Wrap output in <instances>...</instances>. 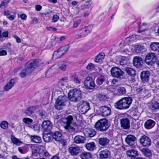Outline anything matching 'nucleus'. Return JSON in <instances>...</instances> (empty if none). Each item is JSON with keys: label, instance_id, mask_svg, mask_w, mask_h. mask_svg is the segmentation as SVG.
I'll return each mask as SVG.
<instances>
[{"label": "nucleus", "instance_id": "nucleus-42", "mask_svg": "<svg viewBox=\"0 0 159 159\" xmlns=\"http://www.w3.org/2000/svg\"><path fill=\"white\" fill-rule=\"evenodd\" d=\"M142 152L146 157H150L152 155V153L151 151L147 148H143L141 150Z\"/></svg>", "mask_w": 159, "mask_h": 159}, {"label": "nucleus", "instance_id": "nucleus-2", "mask_svg": "<svg viewBox=\"0 0 159 159\" xmlns=\"http://www.w3.org/2000/svg\"><path fill=\"white\" fill-rule=\"evenodd\" d=\"M66 66V63L63 61L55 64L48 69L46 74V76L50 77L53 74L59 72L60 70L65 71Z\"/></svg>", "mask_w": 159, "mask_h": 159}, {"label": "nucleus", "instance_id": "nucleus-38", "mask_svg": "<svg viewBox=\"0 0 159 159\" xmlns=\"http://www.w3.org/2000/svg\"><path fill=\"white\" fill-rule=\"evenodd\" d=\"M150 108L152 110L159 109V103L157 102H152L150 104Z\"/></svg>", "mask_w": 159, "mask_h": 159}, {"label": "nucleus", "instance_id": "nucleus-49", "mask_svg": "<svg viewBox=\"0 0 159 159\" xmlns=\"http://www.w3.org/2000/svg\"><path fill=\"white\" fill-rule=\"evenodd\" d=\"M8 123L6 121H2L0 124L1 127L4 129H7L8 128Z\"/></svg>", "mask_w": 159, "mask_h": 159}, {"label": "nucleus", "instance_id": "nucleus-34", "mask_svg": "<svg viewBox=\"0 0 159 159\" xmlns=\"http://www.w3.org/2000/svg\"><path fill=\"white\" fill-rule=\"evenodd\" d=\"M85 87L88 89H92L95 86V84L93 81H91L90 82H86L84 84Z\"/></svg>", "mask_w": 159, "mask_h": 159}, {"label": "nucleus", "instance_id": "nucleus-58", "mask_svg": "<svg viewBox=\"0 0 159 159\" xmlns=\"http://www.w3.org/2000/svg\"><path fill=\"white\" fill-rule=\"evenodd\" d=\"M94 65L92 63H89L87 66V68L88 70H90L93 68L94 67Z\"/></svg>", "mask_w": 159, "mask_h": 159}, {"label": "nucleus", "instance_id": "nucleus-21", "mask_svg": "<svg viewBox=\"0 0 159 159\" xmlns=\"http://www.w3.org/2000/svg\"><path fill=\"white\" fill-rule=\"evenodd\" d=\"M110 155L109 151L107 149H104L99 152V156L100 158L103 159L107 158Z\"/></svg>", "mask_w": 159, "mask_h": 159}, {"label": "nucleus", "instance_id": "nucleus-23", "mask_svg": "<svg viewBox=\"0 0 159 159\" xmlns=\"http://www.w3.org/2000/svg\"><path fill=\"white\" fill-rule=\"evenodd\" d=\"M120 124L121 126L125 129H127L129 127V121L127 118L122 119Z\"/></svg>", "mask_w": 159, "mask_h": 159}, {"label": "nucleus", "instance_id": "nucleus-41", "mask_svg": "<svg viewBox=\"0 0 159 159\" xmlns=\"http://www.w3.org/2000/svg\"><path fill=\"white\" fill-rule=\"evenodd\" d=\"M104 53H100L96 57L95 61L97 62H100L104 58Z\"/></svg>", "mask_w": 159, "mask_h": 159}, {"label": "nucleus", "instance_id": "nucleus-40", "mask_svg": "<svg viewBox=\"0 0 159 159\" xmlns=\"http://www.w3.org/2000/svg\"><path fill=\"white\" fill-rule=\"evenodd\" d=\"M125 70L126 73L130 76H134L136 74L135 70L132 68L129 67H126Z\"/></svg>", "mask_w": 159, "mask_h": 159}, {"label": "nucleus", "instance_id": "nucleus-43", "mask_svg": "<svg viewBox=\"0 0 159 159\" xmlns=\"http://www.w3.org/2000/svg\"><path fill=\"white\" fill-rule=\"evenodd\" d=\"M61 136V134L57 131L55 132L54 134H52L53 138L56 141H60Z\"/></svg>", "mask_w": 159, "mask_h": 159}, {"label": "nucleus", "instance_id": "nucleus-19", "mask_svg": "<svg viewBox=\"0 0 159 159\" xmlns=\"http://www.w3.org/2000/svg\"><path fill=\"white\" fill-rule=\"evenodd\" d=\"M127 156L133 159H134L136 156L138 155L137 150L134 149H131L128 150L126 152Z\"/></svg>", "mask_w": 159, "mask_h": 159}, {"label": "nucleus", "instance_id": "nucleus-50", "mask_svg": "<svg viewBox=\"0 0 159 159\" xmlns=\"http://www.w3.org/2000/svg\"><path fill=\"white\" fill-rule=\"evenodd\" d=\"M23 121L26 124L30 125L32 123L33 120L30 118L25 117L23 119Z\"/></svg>", "mask_w": 159, "mask_h": 159}, {"label": "nucleus", "instance_id": "nucleus-46", "mask_svg": "<svg viewBox=\"0 0 159 159\" xmlns=\"http://www.w3.org/2000/svg\"><path fill=\"white\" fill-rule=\"evenodd\" d=\"M19 152L21 154H24L26 153L28 151V149L26 146L23 147H19L18 148Z\"/></svg>", "mask_w": 159, "mask_h": 159}, {"label": "nucleus", "instance_id": "nucleus-22", "mask_svg": "<svg viewBox=\"0 0 159 159\" xmlns=\"http://www.w3.org/2000/svg\"><path fill=\"white\" fill-rule=\"evenodd\" d=\"M85 140L84 137L79 135L75 136L74 139V142L77 144L83 143Z\"/></svg>", "mask_w": 159, "mask_h": 159}, {"label": "nucleus", "instance_id": "nucleus-17", "mask_svg": "<svg viewBox=\"0 0 159 159\" xmlns=\"http://www.w3.org/2000/svg\"><path fill=\"white\" fill-rule=\"evenodd\" d=\"M133 64L136 67L140 68L143 63L142 59L139 57H135L133 59Z\"/></svg>", "mask_w": 159, "mask_h": 159}, {"label": "nucleus", "instance_id": "nucleus-9", "mask_svg": "<svg viewBox=\"0 0 159 159\" xmlns=\"http://www.w3.org/2000/svg\"><path fill=\"white\" fill-rule=\"evenodd\" d=\"M77 106L80 112L83 114L86 113L90 109L89 103L83 101L80 102Z\"/></svg>", "mask_w": 159, "mask_h": 159}, {"label": "nucleus", "instance_id": "nucleus-15", "mask_svg": "<svg viewBox=\"0 0 159 159\" xmlns=\"http://www.w3.org/2000/svg\"><path fill=\"white\" fill-rule=\"evenodd\" d=\"M126 143L130 146L134 145L136 142V138L134 136L129 135L125 139Z\"/></svg>", "mask_w": 159, "mask_h": 159}, {"label": "nucleus", "instance_id": "nucleus-48", "mask_svg": "<svg viewBox=\"0 0 159 159\" xmlns=\"http://www.w3.org/2000/svg\"><path fill=\"white\" fill-rule=\"evenodd\" d=\"M9 2V0H3L0 5V7L2 9L6 7Z\"/></svg>", "mask_w": 159, "mask_h": 159}, {"label": "nucleus", "instance_id": "nucleus-31", "mask_svg": "<svg viewBox=\"0 0 159 159\" xmlns=\"http://www.w3.org/2000/svg\"><path fill=\"white\" fill-rule=\"evenodd\" d=\"M80 157L81 159H91L92 156L89 152H84L82 153L80 155Z\"/></svg>", "mask_w": 159, "mask_h": 159}, {"label": "nucleus", "instance_id": "nucleus-62", "mask_svg": "<svg viewBox=\"0 0 159 159\" xmlns=\"http://www.w3.org/2000/svg\"><path fill=\"white\" fill-rule=\"evenodd\" d=\"M15 16L14 15H11L7 17L8 18L9 20H13L15 19Z\"/></svg>", "mask_w": 159, "mask_h": 159}, {"label": "nucleus", "instance_id": "nucleus-33", "mask_svg": "<svg viewBox=\"0 0 159 159\" xmlns=\"http://www.w3.org/2000/svg\"><path fill=\"white\" fill-rule=\"evenodd\" d=\"M126 93L125 89L124 87H120L117 89L116 94L117 95L120 96L124 95Z\"/></svg>", "mask_w": 159, "mask_h": 159}, {"label": "nucleus", "instance_id": "nucleus-24", "mask_svg": "<svg viewBox=\"0 0 159 159\" xmlns=\"http://www.w3.org/2000/svg\"><path fill=\"white\" fill-rule=\"evenodd\" d=\"M150 75V73L149 71H143L141 73V78L142 81H147Z\"/></svg>", "mask_w": 159, "mask_h": 159}, {"label": "nucleus", "instance_id": "nucleus-51", "mask_svg": "<svg viewBox=\"0 0 159 159\" xmlns=\"http://www.w3.org/2000/svg\"><path fill=\"white\" fill-rule=\"evenodd\" d=\"M34 108L33 107H28L25 111V113L28 115H30L34 110Z\"/></svg>", "mask_w": 159, "mask_h": 159}, {"label": "nucleus", "instance_id": "nucleus-54", "mask_svg": "<svg viewBox=\"0 0 159 159\" xmlns=\"http://www.w3.org/2000/svg\"><path fill=\"white\" fill-rule=\"evenodd\" d=\"M59 19V16L57 15H54L53 16L52 20L53 22H56L58 21Z\"/></svg>", "mask_w": 159, "mask_h": 159}, {"label": "nucleus", "instance_id": "nucleus-20", "mask_svg": "<svg viewBox=\"0 0 159 159\" xmlns=\"http://www.w3.org/2000/svg\"><path fill=\"white\" fill-rule=\"evenodd\" d=\"M52 134L51 132H43V138L45 142H49L52 140Z\"/></svg>", "mask_w": 159, "mask_h": 159}, {"label": "nucleus", "instance_id": "nucleus-36", "mask_svg": "<svg viewBox=\"0 0 159 159\" xmlns=\"http://www.w3.org/2000/svg\"><path fill=\"white\" fill-rule=\"evenodd\" d=\"M68 78L67 76L61 78L59 81V83L62 86H64L68 84L69 81Z\"/></svg>", "mask_w": 159, "mask_h": 159}, {"label": "nucleus", "instance_id": "nucleus-1", "mask_svg": "<svg viewBox=\"0 0 159 159\" xmlns=\"http://www.w3.org/2000/svg\"><path fill=\"white\" fill-rule=\"evenodd\" d=\"M61 94L57 99L55 102V107L58 110H60L62 107L65 105L66 101V97L62 93V89L61 88H58L57 86L55 87L54 90L52 93V96Z\"/></svg>", "mask_w": 159, "mask_h": 159}, {"label": "nucleus", "instance_id": "nucleus-3", "mask_svg": "<svg viewBox=\"0 0 159 159\" xmlns=\"http://www.w3.org/2000/svg\"><path fill=\"white\" fill-rule=\"evenodd\" d=\"M40 61L38 60H31L28 62L25 66V68L20 74V75L21 78L25 77L28 73H30L34 69L39 66L40 65Z\"/></svg>", "mask_w": 159, "mask_h": 159}, {"label": "nucleus", "instance_id": "nucleus-16", "mask_svg": "<svg viewBox=\"0 0 159 159\" xmlns=\"http://www.w3.org/2000/svg\"><path fill=\"white\" fill-rule=\"evenodd\" d=\"M69 152L73 156H77L81 151L80 147L79 146L71 147L69 148Z\"/></svg>", "mask_w": 159, "mask_h": 159}, {"label": "nucleus", "instance_id": "nucleus-63", "mask_svg": "<svg viewBox=\"0 0 159 159\" xmlns=\"http://www.w3.org/2000/svg\"><path fill=\"white\" fill-rule=\"evenodd\" d=\"M35 9L37 11H39L42 9V7L40 5H36L35 6Z\"/></svg>", "mask_w": 159, "mask_h": 159}, {"label": "nucleus", "instance_id": "nucleus-55", "mask_svg": "<svg viewBox=\"0 0 159 159\" xmlns=\"http://www.w3.org/2000/svg\"><path fill=\"white\" fill-rule=\"evenodd\" d=\"M73 81L74 82L77 84H80V81L79 80L78 77L75 76H72Z\"/></svg>", "mask_w": 159, "mask_h": 159}, {"label": "nucleus", "instance_id": "nucleus-18", "mask_svg": "<svg viewBox=\"0 0 159 159\" xmlns=\"http://www.w3.org/2000/svg\"><path fill=\"white\" fill-rule=\"evenodd\" d=\"M140 143L144 146H148L150 145L151 141L147 136L144 135L142 136L140 139Z\"/></svg>", "mask_w": 159, "mask_h": 159}, {"label": "nucleus", "instance_id": "nucleus-45", "mask_svg": "<svg viewBox=\"0 0 159 159\" xmlns=\"http://www.w3.org/2000/svg\"><path fill=\"white\" fill-rule=\"evenodd\" d=\"M151 49L153 51L156 50L159 48V43H153L150 45Z\"/></svg>", "mask_w": 159, "mask_h": 159}, {"label": "nucleus", "instance_id": "nucleus-53", "mask_svg": "<svg viewBox=\"0 0 159 159\" xmlns=\"http://www.w3.org/2000/svg\"><path fill=\"white\" fill-rule=\"evenodd\" d=\"M97 98L100 100H103L105 98V95L101 93L97 94Z\"/></svg>", "mask_w": 159, "mask_h": 159}, {"label": "nucleus", "instance_id": "nucleus-37", "mask_svg": "<svg viewBox=\"0 0 159 159\" xmlns=\"http://www.w3.org/2000/svg\"><path fill=\"white\" fill-rule=\"evenodd\" d=\"M30 138L32 142L36 143H39L42 141L40 137L37 135H30Z\"/></svg>", "mask_w": 159, "mask_h": 159}, {"label": "nucleus", "instance_id": "nucleus-25", "mask_svg": "<svg viewBox=\"0 0 159 159\" xmlns=\"http://www.w3.org/2000/svg\"><path fill=\"white\" fill-rule=\"evenodd\" d=\"M86 136L88 137H92L94 136L96 134L95 130L93 129H87L85 132Z\"/></svg>", "mask_w": 159, "mask_h": 159}, {"label": "nucleus", "instance_id": "nucleus-30", "mask_svg": "<svg viewBox=\"0 0 159 159\" xmlns=\"http://www.w3.org/2000/svg\"><path fill=\"white\" fill-rule=\"evenodd\" d=\"M85 146L86 149L90 151H93L96 148L95 143L93 142L87 143Z\"/></svg>", "mask_w": 159, "mask_h": 159}, {"label": "nucleus", "instance_id": "nucleus-12", "mask_svg": "<svg viewBox=\"0 0 159 159\" xmlns=\"http://www.w3.org/2000/svg\"><path fill=\"white\" fill-rule=\"evenodd\" d=\"M111 109L110 108L106 106H103L100 107L99 110L97 111L96 114L104 116H107L110 114Z\"/></svg>", "mask_w": 159, "mask_h": 159}, {"label": "nucleus", "instance_id": "nucleus-57", "mask_svg": "<svg viewBox=\"0 0 159 159\" xmlns=\"http://www.w3.org/2000/svg\"><path fill=\"white\" fill-rule=\"evenodd\" d=\"M138 37L139 36L138 35L134 34L129 36L128 38L131 40H133L134 39H138Z\"/></svg>", "mask_w": 159, "mask_h": 159}, {"label": "nucleus", "instance_id": "nucleus-13", "mask_svg": "<svg viewBox=\"0 0 159 159\" xmlns=\"http://www.w3.org/2000/svg\"><path fill=\"white\" fill-rule=\"evenodd\" d=\"M157 59V57L154 53H149L145 57V62L148 65L153 64Z\"/></svg>", "mask_w": 159, "mask_h": 159}, {"label": "nucleus", "instance_id": "nucleus-5", "mask_svg": "<svg viewBox=\"0 0 159 159\" xmlns=\"http://www.w3.org/2000/svg\"><path fill=\"white\" fill-rule=\"evenodd\" d=\"M66 120L64 126L65 129L71 132L78 129V126L75 123L73 122V118L72 116H68L66 118Z\"/></svg>", "mask_w": 159, "mask_h": 159}, {"label": "nucleus", "instance_id": "nucleus-59", "mask_svg": "<svg viewBox=\"0 0 159 159\" xmlns=\"http://www.w3.org/2000/svg\"><path fill=\"white\" fill-rule=\"evenodd\" d=\"M90 12L89 11H84L83 14V16L84 17H87L89 16L90 14Z\"/></svg>", "mask_w": 159, "mask_h": 159}, {"label": "nucleus", "instance_id": "nucleus-44", "mask_svg": "<svg viewBox=\"0 0 159 159\" xmlns=\"http://www.w3.org/2000/svg\"><path fill=\"white\" fill-rule=\"evenodd\" d=\"M105 80V77L101 75L98 77L96 80V82L98 84L101 85Z\"/></svg>", "mask_w": 159, "mask_h": 159}, {"label": "nucleus", "instance_id": "nucleus-60", "mask_svg": "<svg viewBox=\"0 0 159 159\" xmlns=\"http://www.w3.org/2000/svg\"><path fill=\"white\" fill-rule=\"evenodd\" d=\"M7 52L4 50H2L0 51V56H4L7 55Z\"/></svg>", "mask_w": 159, "mask_h": 159}, {"label": "nucleus", "instance_id": "nucleus-10", "mask_svg": "<svg viewBox=\"0 0 159 159\" xmlns=\"http://www.w3.org/2000/svg\"><path fill=\"white\" fill-rule=\"evenodd\" d=\"M69 46L66 45L60 48L57 51L54 52L53 54V57L54 59L60 57L68 51Z\"/></svg>", "mask_w": 159, "mask_h": 159}, {"label": "nucleus", "instance_id": "nucleus-11", "mask_svg": "<svg viewBox=\"0 0 159 159\" xmlns=\"http://www.w3.org/2000/svg\"><path fill=\"white\" fill-rule=\"evenodd\" d=\"M111 75L114 77L121 78L123 77L124 72L119 68L114 67L111 68Z\"/></svg>", "mask_w": 159, "mask_h": 159}, {"label": "nucleus", "instance_id": "nucleus-7", "mask_svg": "<svg viewBox=\"0 0 159 159\" xmlns=\"http://www.w3.org/2000/svg\"><path fill=\"white\" fill-rule=\"evenodd\" d=\"M108 121L106 119H102L98 120L95 125V128L101 131H106L109 127Z\"/></svg>", "mask_w": 159, "mask_h": 159}, {"label": "nucleus", "instance_id": "nucleus-39", "mask_svg": "<svg viewBox=\"0 0 159 159\" xmlns=\"http://www.w3.org/2000/svg\"><path fill=\"white\" fill-rule=\"evenodd\" d=\"M109 140L106 138H100L99 139L98 143L102 146H105L109 143Z\"/></svg>", "mask_w": 159, "mask_h": 159}, {"label": "nucleus", "instance_id": "nucleus-27", "mask_svg": "<svg viewBox=\"0 0 159 159\" xmlns=\"http://www.w3.org/2000/svg\"><path fill=\"white\" fill-rule=\"evenodd\" d=\"M155 125V122L152 120H148L144 124L145 127L148 129L152 128Z\"/></svg>", "mask_w": 159, "mask_h": 159}, {"label": "nucleus", "instance_id": "nucleus-35", "mask_svg": "<svg viewBox=\"0 0 159 159\" xmlns=\"http://www.w3.org/2000/svg\"><path fill=\"white\" fill-rule=\"evenodd\" d=\"M11 139L12 142L14 144L20 146L23 143V142L20 141L19 139L16 138L13 135H11Z\"/></svg>", "mask_w": 159, "mask_h": 159}, {"label": "nucleus", "instance_id": "nucleus-61", "mask_svg": "<svg viewBox=\"0 0 159 159\" xmlns=\"http://www.w3.org/2000/svg\"><path fill=\"white\" fill-rule=\"evenodd\" d=\"M19 16L21 18V19L24 20H26L27 17L26 15L25 14H22L20 15Z\"/></svg>", "mask_w": 159, "mask_h": 159}, {"label": "nucleus", "instance_id": "nucleus-14", "mask_svg": "<svg viewBox=\"0 0 159 159\" xmlns=\"http://www.w3.org/2000/svg\"><path fill=\"white\" fill-rule=\"evenodd\" d=\"M52 125L49 120L44 121L42 125V128L44 132H50L52 129Z\"/></svg>", "mask_w": 159, "mask_h": 159}, {"label": "nucleus", "instance_id": "nucleus-64", "mask_svg": "<svg viewBox=\"0 0 159 159\" xmlns=\"http://www.w3.org/2000/svg\"><path fill=\"white\" fill-rule=\"evenodd\" d=\"M60 143L61 144H62L63 145H66V139H61V140L60 139Z\"/></svg>", "mask_w": 159, "mask_h": 159}, {"label": "nucleus", "instance_id": "nucleus-6", "mask_svg": "<svg viewBox=\"0 0 159 159\" xmlns=\"http://www.w3.org/2000/svg\"><path fill=\"white\" fill-rule=\"evenodd\" d=\"M82 92L80 90L74 89L69 91L68 93V98L71 101L77 102L81 98Z\"/></svg>", "mask_w": 159, "mask_h": 159}, {"label": "nucleus", "instance_id": "nucleus-47", "mask_svg": "<svg viewBox=\"0 0 159 159\" xmlns=\"http://www.w3.org/2000/svg\"><path fill=\"white\" fill-rule=\"evenodd\" d=\"M135 50L137 52H142L145 51L146 49L143 46L141 45H138L137 46Z\"/></svg>", "mask_w": 159, "mask_h": 159}, {"label": "nucleus", "instance_id": "nucleus-32", "mask_svg": "<svg viewBox=\"0 0 159 159\" xmlns=\"http://www.w3.org/2000/svg\"><path fill=\"white\" fill-rule=\"evenodd\" d=\"M15 83L14 80L13 79L10 80L5 86L4 89L6 91H8L11 89Z\"/></svg>", "mask_w": 159, "mask_h": 159}, {"label": "nucleus", "instance_id": "nucleus-52", "mask_svg": "<svg viewBox=\"0 0 159 159\" xmlns=\"http://www.w3.org/2000/svg\"><path fill=\"white\" fill-rule=\"evenodd\" d=\"M81 20L80 19H77L74 21L73 24V27L75 28L77 27L81 23Z\"/></svg>", "mask_w": 159, "mask_h": 159}, {"label": "nucleus", "instance_id": "nucleus-56", "mask_svg": "<svg viewBox=\"0 0 159 159\" xmlns=\"http://www.w3.org/2000/svg\"><path fill=\"white\" fill-rule=\"evenodd\" d=\"M4 15L7 16V18L10 16L11 14V12L9 10H5L3 12Z\"/></svg>", "mask_w": 159, "mask_h": 159}, {"label": "nucleus", "instance_id": "nucleus-29", "mask_svg": "<svg viewBox=\"0 0 159 159\" xmlns=\"http://www.w3.org/2000/svg\"><path fill=\"white\" fill-rule=\"evenodd\" d=\"M45 150L44 147H42L39 148L38 150H36V152L33 153V155L37 157L38 156V154L40 157L42 156L43 155V153Z\"/></svg>", "mask_w": 159, "mask_h": 159}, {"label": "nucleus", "instance_id": "nucleus-28", "mask_svg": "<svg viewBox=\"0 0 159 159\" xmlns=\"http://www.w3.org/2000/svg\"><path fill=\"white\" fill-rule=\"evenodd\" d=\"M91 4V0H88L86 1L81 5L80 6L81 10H85L86 9L89 8Z\"/></svg>", "mask_w": 159, "mask_h": 159}, {"label": "nucleus", "instance_id": "nucleus-26", "mask_svg": "<svg viewBox=\"0 0 159 159\" xmlns=\"http://www.w3.org/2000/svg\"><path fill=\"white\" fill-rule=\"evenodd\" d=\"M116 59L117 60V61L121 65L126 64L129 62V60L127 58L125 57L119 56L117 57Z\"/></svg>", "mask_w": 159, "mask_h": 159}, {"label": "nucleus", "instance_id": "nucleus-8", "mask_svg": "<svg viewBox=\"0 0 159 159\" xmlns=\"http://www.w3.org/2000/svg\"><path fill=\"white\" fill-rule=\"evenodd\" d=\"M92 31L91 26H85L78 33V34L75 36L76 39H79L83 38L89 34Z\"/></svg>", "mask_w": 159, "mask_h": 159}, {"label": "nucleus", "instance_id": "nucleus-4", "mask_svg": "<svg viewBox=\"0 0 159 159\" xmlns=\"http://www.w3.org/2000/svg\"><path fill=\"white\" fill-rule=\"evenodd\" d=\"M132 101L130 97H125L119 100L115 103L114 106L116 108L120 110L128 109L130 107Z\"/></svg>", "mask_w": 159, "mask_h": 159}]
</instances>
